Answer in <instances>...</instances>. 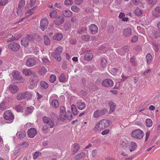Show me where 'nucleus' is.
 Wrapping results in <instances>:
<instances>
[{
	"mask_svg": "<svg viewBox=\"0 0 160 160\" xmlns=\"http://www.w3.org/2000/svg\"><path fill=\"white\" fill-rule=\"evenodd\" d=\"M77 106L79 109L82 110L85 108L86 105L85 102H78L77 103Z\"/></svg>",
	"mask_w": 160,
	"mask_h": 160,
	"instance_id": "nucleus-22",
	"label": "nucleus"
},
{
	"mask_svg": "<svg viewBox=\"0 0 160 160\" xmlns=\"http://www.w3.org/2000/svg\"><path fill=\"white\" fill-rule=\"evenodd\" d=\"M8 0H0V7L5 5L8 2Z\"/></svg>",
	"mask_w": 160,
	"mask_h": 160,
	"instance_id": "nucleus-57",
	"label": "nucleus"
},
{
	"mask_svg": "<svg viewBox=\"0 0 160 160\" xmlns=\"http://www.w3.org/2000/svg\"><path fill=\"white\" fill-rule=\"evenodd\" d=\"M49 16L51 18H54L57 16V12L55 10L51 11L49 13Z\"/></svg>",
	"mask_w": 160,
	"mask_h": 160,
	"instance_id": "nucleus-33",
	"label": "nucleus"
},
{
	"mask_svg": "<svg viewBox=\"0 0 160 160\" xmlns=\"http://www.w3.org/2000/svg\"><path fill=\"white\" fill-rule=\"evenodd\" d=\"M160 36V31L159 30L156 31L154 32L153 35L154 37L158 38Z\"/></svg>",
	"mask_w": 160,
	"mask_h": 160,
	"instance_id": "nucleus-54",
	"label": "nucleus"
},
{
	"mask_svg": "<svg viewBox=\"0 0 160 160\" xmlns=\"http://www.w3.org/2000/svg\"><path fill=\"white\" fill-rule=\"evenodd\" d=\"M66 118L69 120H71L72 119V116L70 111L68 110L66 115Z\"/></svg>",
	"mask_w": 160,
	"mask_h": 160,
	"instance_id": "nucleus-40",
	"label": "nucleus"
},
{
	"mask_svg": "<svg viewBox=\"0 0 160 160\" xmlns=\"http://www.w3.org/2000/svg\"><path fill=\"white\" fill-rule=\"evenodd\" d=\"M3 117L6 120L12 122L14 119V116L10 111L7 110L4 112Z\"/></svg>",
	"mask_w": 160,
	"mask_h": 160,
	"instance_id": "nucleus-3",
	"label": "nucleus"
},
{
	"mask_svg": "<svg viewBox=\"0 0 160 160\" xmlns=\"http://www.w3.org/2000/svg\"><path fill=\"white\" fill-rule=\"evenodd\" d=\"M42 119L44 123L48 124L50 128H53L54 127L53 121L50 118L45 116Z\"/></svg>",
	"mask_w": 160,
	"mask_h": 160,
	"instance_id": "nucleus-7",
	"label": "nucleus"
},
{
	"mask_svg": "<svg viewBox=\"0 0 160 160\" xmlns=\"http://www.w3.org/2000/svg\"><path fill=\"white\" fill-rule=\"evenodd\" d=\"M64 21V18L62 16L57 18L54 21V22L56 25H59L63 23Z\"/></svg>",
	"mask_w": 160,
	"mask_h": 160,
	"instance_id": "nucleus-16",
	"label": "nucleus"
},
{
	"mask_svg": "<svg viewBox=\"0 0 160 160\" xmlns=\"http://www.w3.org/2000/svg\"><path fill=\"white\" fill-rule=\"evenodd\" d=\"M90 38V36L88 35L85 34L82 35L81 36V38L82 39L86 41H89Z\"/></svg>",
	"mask_w": 160,
	"mask_h": 160,
	"instance_id": "nucleus-38",
	"label": "nucleus"
},
{
	"mask_svg": "<svg viewBox=\"0 0 160 160\" xmlns=\"http://www.w3.org/2000/svg\"><path fill=\"white\" fill-rule=\"evenodd\" d=\"M42 62L44 63L45 64H48L49 63V61L48 58L46 57L42 59Z\"/></svg>",
	"mask_w": 160,
	"mask_h": 160,
	"instance_id": "nucleus-58",
	"label": "nucleus"
},
{
	"mask_svg": "<svg viewBox=\"0 0 160 160\" xmlns=\"http://www.w3.org/2000/svg\"><path fill=\"white\" fill-rule=\"evenodd\" d=\"M25 0H21L19 2L18 8H19L22 9V8L25 5Z\"/></svg>",
	"mask_w": 160,
	"mask_h": 160,
	"instance_id": "nucleus-39",
	"label": "nucleus"
},
{
	"mask_svg": "<svg viewBox=\"0 0 160 160\" xmlns=\"http://www.w3.org/2000/svg\"><path fill=\"white\" fill-rule=\"evenodd\" d=\"M102 85L105 87H111L113 85V81H103Z\"/></svg>",
	"mask_w": 160,
	"mask_h": 160,
	"instance_id": "nucleus-20",
	"label": "nucleus"
},
{
	"mask_svg": "<svg viewBox=\"0 0 160 160\" xmlns=\"http://www.w3.org/2000/svg\"><path fill=\"white\" fill-rule=\"evenodd\" d=\"M63 50V48L62 47L59 46L55 49L54 52L52 53V56L57 61H60L61 60L60 54Z\"/></svg>",
	"mask_w": 160,
	"mask_h": 160,
	"instance_id": "nucleus-2",
	"label": "nucleus"
},
{
	"mask_svg": "<svg viewBox=\"0 0 160 160\" xmlns=\"http://www.w3.org/2000/svg\"><path fill=\"white\" fill-rule=\"evenodd\" d=\"M73 3L72 0H65L64 4L67 5H71Z\"/></svg>",
	"mask_w": 160,
	"mask_h": 160,
	"instance_id": "nucleus-59",
	"label": "nucleus"
},
{
	"mask_svg": "<svg viewBox=\"0 0 160 160\" xmlns=\"http://www.w3.org/2000/svg\"><path fill=\"white\" fill-rule=\"evenodd\" d=\"M103 129V128H102V125H101L99 122H97L95 124L93 128V130L94 131L98 132H100Z\"/></svg>",
	"mask_w": 160,
	"mask_h": 160,
	"instance_id": "nucleus-17",
	"label": "nucleus"
},
{
	"mask_svg": "<svg viewBox=\"0 0 160 160\" xmlns=\"http://www.w3.org/2000/svg\"><path fill=\"white\" fill-rule=\"evenodd\" d=\"M152 15L155 17L160 16V7H157L153 11Z\"/></svg>",
	"mask_w": 160,
	"mask_h": 160,
	"instance_id": "nucleus-26",
	"label": "nucleus"
},
{
	"mask_svg": "<svg viewBox=\"0 0 160 160\" xmlns=\"http://www.w3.org/2000/svg\"><path fill=\"white\" fill-rule=\"evenodd\" d=\"M33 110V108L32 106L30 107H27L25 109V113L26 114H28L31 113Z\"/></svg>",
	"mask_w": 160,
	"mask_h": 160,
	"instance_id": "nucleus-34",
	"label": "nucleus"
},
{
	"mask_svg": "<svg viewBox=\"0 0 160 160\" xmlns=\"http://www.w3.org/2000/svg\"><path fill=\"white\" fill-rule=\"evenodd\" d=\"M146 60L148 64H150L152 62V57L150 53H148L146 55Z\"/></svg>",
	"mask_w": 160,
	"mask_h": 160,
	"instance_id": "nucleus-36",
	"label": "nucleus"
},
{
	"mask_svg": "<svg viewBox=\"0 0 160 160\" xmlns=\"http://www.w3.org/2000/svg\"><path fill=\"white\" fill-rule=\"evenodd\" d=\"M109 131H110L108 129H105L102 132L101 134L103 135H104L108 134Z\"/></svg>",
	"mask_w": 160,
	"mask_h": 160,
	"instance_id": "nucleus-62",
	"label": "nucleus"
},
{
	"mask_svg": "<svg viewBox=\"0 0 160 160\" xmlns=\"http://www.w3.org/2000/svg\"><path fill=\"white\" fill-rule=\"evenodd\" d=\"M131 136L138 139H142L144 135V133L140 129H137L132 131L131 133Z\"/></svg>",
	"mask_w": 160,
	"mask_h": 160,
	"instance_id": "nucleus-1",
	"label": "nucleus"
},
{
	"mask_svg": "<svg viewBox=\"0 0 160 160\" xmlns=\"http://www.w3.org/2000/svg\"><path fill=\"white\" fill-rule=\"evenodd\" d=\"M42 154L41 152H36L33 155V158L35 160L38 157L41 155Z\"/></svg>",
	"mask_w": 160,
	"mask_h": 160,
	"instance_id": "nucleus-56",
	"label": "nucleus"
},
{
	"mask_svg": "<svg viewBox=\"0 0 160 160\" xmlns=\"http://www.w3.org/2000/svg\"><path fill=\"white\" fill-rule=\"evenodd\" d=\"M23 73L26 76H29L31 74V71L30 70L25 69L23 70Z\"/></svg>",
	"mask_w": 160,
	"mask_h": 160,
	"instance_id": "nucleus-42",
	"label": "nucleus"
},
{
	"mask_svg": "<svg viewBox=\"0 0 160 160\" xmlns=\"http://www.w3.org/2000/svg\"><path fill=\"white\" fill-rule=\"evenodd\" d=\"M29 41L28 38H23L21 40V44L25 47H26L29 44Z\"/></svg>",
	"mask_w": 160,
	"mask_h": 160,
	"instance_id": "nucleus-25",
	"label": "nucleus"
},
{
	"mask_svg": "<svg viewBox=\"0 0 160 160\" xmlns=\"http://www.w3.org/2000/svg\"><path fill=\"white\" fill-rule=\"evenodd\" d=\"M63 38V35L60 33H58L55 34L53 36V38L56 40L60 41Z\"/></svg>",
	"mask_w": 160,
	"mask_h": 160,
	"instance_id": "nucleus-24",
	"label": "nucleus"
},
{
	"mask_svg": "<svg viewBox=\"0 0 160 160\" xmlns=\"http://www.w3.org/2000/svg\"><path fill=\"white\" fill-rule=\"evenodd\" d=\"M48 21L46 18L41 19L40 23V28L42 31H44L48 27Z\"/></svg>",
	"mask_w": 160,
	"mask_h": 160,
	"instance_id": "nucleus-5",
	"label": "nucleus"
},
{
	"mask_svg": "<svg viewBox=\"0 0 160 160\" xmlns=\"http://www.w3.org/2000/svg\"><path fill=\"white\" fill-rule=\"evenodd\" d=\"M62 14L65 17L68 18L72 15V13L69 10H65L62 12Z\"/></svg>",
	"mask_w": 160,
	"mask_h": 160,
	"instance_id": "nucleus-31",
	"label": "nucleus"
},
{
	"mask_svg": "<svg viewBox=\"0 0 160 160\" xmlns=\"http://www.w3.org/2000/svg\"><path fill=\"white\" fill-rule=\"evenodd\" d=\"M22 8H18L17 13L18 16L20 17L23 14V12L22 10Z\"/></svg>",
	"mask_w": 160,
	"mask_h": 160,
	"instance_id": "nucleus-53",
	"label": "nucleus"
},
{
	"mask_svg": "<svg viewBox=\"0 0 160 160\" xmlns=\"http://www.w3.org/2000/svg\"><path fill=\"white\" fill-rule=\"evenodd\" d=\"M29 144L27 141H25L22 143L19 144L20 147H22L23 148L27 147L29 146Z\"/></svg>",
	"mask_w": 160,
	"mask_h": 160,
	"instance_id": "nucleus-48",
	"label": "nucleus"
},
{
	"mask_svg": "<svg viewBox=\"0 0 160 160\" xmlns=\"http://www.w3.org/2000/svg\"><path fill=\"white\" fill-rule=\"evenodd\" d=\"M36 63L33 58H28L26 61V65L27 66L29 67H31L33 66Z\"/></svg>",
	"mask_w": 160,
	"mask_h": 160,
	"instance_id": "nucleus-15",
	"label": "nucleus"
},
{
	"mask_svg": "<svg viewBox=\"0 0 160 160\" xmlns=\"http://www.w3.org/2000/svg\"><path fill=\"white\" fill-rule=\"evenodd\" d=\"M59 118L61 120L64 121L66 119V115L65 114V112L63 114L62 113H60L59 115Z\"/></svg>",
	"mask_w": 160,
	"mask_h": 160,
	"instance_id": "nucleus-51",
	"label": "nucleus"
},
{
	"mask_svg": "<svg viewBox=\"0 0 160 160\" xmlns=\"http://www.w3.org/2000/svg\"><path fill=\"white\" fill-rule=\"evenodd\" d=\"M89 28L92 34H94L97 33L98 31V28L95 24H92L90 25Z\"/></svg>",
	"mask_w": 160,
	"mask_h": 160,
	"instance_id": "nucleus-18",
	"label": "nucleus"
},
{
	"mask_svg": "<svg viewBox=\"0 0 160 160\" xmlns=\"http://www.w3.org/2000/svg\"><path fill=\"white\" fill-rule=\"evenodd\" d=\"M109 105L110 108L109 112H112L115 110L116 105L112 101L109 102Z\"/></svg>",
	"mask_w": 160,
	"mask_h": 160,
	"instance_id": "nucleus-28",
	"label": "nucleus"
},
{
	"mask_svg": "<svg viewBox=\"0 0 160 160\" xmlns=\"http://www.w3.org/2000/svg\"><path fill=\"white\" fill-rule=\"evenodd\" d=\"M44 42L45 45H48L50 44V40L48 38V36L47 35L44 36Z\"/></svg>",
	"mask_w": 160,
	"mask_h": 160,
	"instance_id": "nucleus-44",
	"label": "nucleus"
},
{
	"mask_svg": "<svg viewBox=\"0 0 160 160\" xmlns=\"http://www.w3.org/2000/svg\"><path fill=\"white\" fill-rule=\"evenodd\" d=\"M41 86L42 88H47L48 87V84L44 81H41Z\"/></svg>",
	"mask_w": 160,
	"mask_h": 160,
	"instance_id": "nucleus-46",
	"label": "nucleus"
},
{
	"mask_svg": "<svg viewBox=\"0 0 160 160\" xmlns=\"http://www.w3.org/2000/svg\"><path fill=\"white\" fill-rule=\"evenodd\" d=\"M111 72L113 75H116L118 72V70L117 69L114 68L111 70Z\"/></svg>",
	"mask_w": 160,
	"mask_h": 160,
	"instance_id": "nucleus-55",
	"label": "nucleus"
},
{
	"mask_svg": "<svg viewBox=\"0 0 160 160\" xmlns=\"http://www.w3.org/2000/svg\"><path fill=\"white\" fill-rule=\"evenodd\" d=\"M101 65L104 68L106 67L107 65V61L104 58H102L101 62Z\"/></svg>",
	"mask_w": 160,
	"mask_h": 160,
	"instance_id": "nucleus-43",
	"label": "nucleus"
},
{
	"mask_svg": "<svg viewBox=\"0 0 160 160\" xmlns=\"http://www.w3.org/2000/svg\"><path fill=\"white\" fill-rule=\"evenodd\" d=\"M135 15L138 16H140L142 15V11L139 8L136 9L134 12Z\"/></svg>",
	"mask_w": 160,
	"mask_h": 160,
	"instance_id": "nucleus-47",
	"label": "nucleus"
},
{
	"mask_svg": "<svg viewBox=\"0 0 160 160\" xmlns=\"http://www.w3.org/2000/svg\"><path fill=\"white\" fill-rule=\"evenodd\" d=\"M37 85V83L34 82V81H31L30 82V88L32 89L36 87Z\"/></svg>",
	"mask_w": 160,
	"mask_h": 160,
	"instance_id": "nucleus-50",
	"label": "nucleus"
},
{
	"mask_svg": "<svg viewBox=\"0 0 160 160\" xmlns=\"http://www.w3.org/2000/svg\"><path fill=\"white\" fill-rule=\"evenodd\" d=\"M93 57V55L91 53H87L84 56V59L87 61L91 60Z\"/></svg>",
	"mask_w": 160,
	"mask_h": 160,
	"instance_id": "nucleus-29",
	"label": "nucleus"
},
{
	"mask_svg": "<svg viewBox=\"0 0 160 160\" xmlns=\"http://www.w3.org/2000/svg\"><path fill=\"white\" fill-rule=\"evenodd\" d=\"M114 30V27L112 26H110L108 27V32L109 33H112Z\"/></svg>",
	"mask_w": 160,
	"mask_h": 160,
	"instance_id": "nucleus-64",
	"label": "nucleus"
},
{
	"mask_svg": "<svg viewBox=\"0 0 160 160\" xmlns=\"http://www.w3.org/2000/svg\"><path fill=\"white\" fill-rule=\"evenodd\" d=\"M123 35L126 37H129L132 35V29L130 28H125L123 30Z\"/></svg>",
	"mask_w": 160,
	"mask_h": 160,
	"instance_id": "nucleus-19",
	"label": "nucleus"
},
{
	"mask_svg": "<svg viewBox=\"0 0 160 160\" xmlns=\"http://www.w3.org/2000/svg\"><path fill=\"white\" fill-rule=\"evenodd\" d=\"M71 110L73 115H76L78 114L77 109L75 106L72 104L71 106Z\"/></svg>",
	"mask_w": 160,
	"mask_h": 160,
	"instance_id": "nucleus-35",
	"label": "nucleus"
},
{
	"mask_svg": "<svg viewBox=\"0 0 160 160\" xmlns=\"http://www.w3.org/2000/svg\"><path fill=\"white\" fill-rule=\"evenodd\" d=\"M138 39V37L137 36H134L132 37L131 39V42L132 43L135 42Z\"/></svg>",
	"mask_w": 160,
	"mask_h": 160,
	"instance_id": "nucleus-61",
	"label": "nucleus"
},
{
	"mask_svg": "<svg viewBox=\"0 0 160 160\" xmlns=\"http://www.w3.org/2000/svg\"><path fill=\"white\" fill-rule=\"evenodd\" d=\"M47 72V68L44 66L41 67L38 70V72L41 75H44Z\"/></svg>",
	"mask_w": 160,
	"mask_h": 160,
	"instance_id": "nucleus-27",
	"label": "nucleus"
},
{
	"mask_svg": "<svg viewBox=\"0 0 160 160\" xmlns=\"http://www.w3.org/2000/svg\"><path fill=\"white\" fill-rule=\"evenodd\" d=\"M8 89L10 92L13 94L16 93L19 90V88L16 85L10 84L8 87Z\"/></svg>",
	"mask_w": 160,
	"mask_h": 160,
	"instance_id": "nucleus-8",
	"label": "nucleus"
},
{
	"mask_svg": "<svg viewBox=\"0 0 160 160\" xmlns=\"http://www.w3.org/2000/svg\"><path fill=\"white\" fill-rule=\"evenodd\" d=\"M85 155V154L84 152H81L76 156V159L77 160H79L82 158L84 157Z\"/></svg>",
	"mask_w": 160,
	"mask_h": 160,
	"instance_id": "nucleus-37",
	"label": "nucleus"
},
{
	"mask_svg": "<svg viewBox=\"0 0 160 160\" xmlns=\"http://www.w3.org/2000/svg\"><path fill=\"white\" fill-rule=\"evenodd\" d=\"M15 108L18 112H22L23 111V107L20 105L15 106Z\"/></svg>",
	"mask_w": 160,
	"mask_h": 160,
	"instance_id": "nucleus-45",
	"label": "nucleus"
},
{
	"mask_svg": "<svg viewBox=\"0 0 160 160\" xmlns=\"http://www.w3.org/2000/svg\"><path fill=\"white\" fill-rule=\"evenodd\" d=\"M62 68L63 69H65L67 68V62L66 61H64L63 62L62 65Z\"/></svg>",
	"mask_w": 160,
	"mask_h": 160,
	"instance_id": "nucleus-63",
	"label": "nucleus"
},
{
	"mask_svg": "<svg viewBox=\"0 0 160 160\" xmlns=\"http://www.w3.org/2000/svg\"><path fill=\"white\" fill-rule=\"evenodd\" d=\"M79 145L77 143L73 144L71 147L72 153L73 154H75L80 149Z\"/></svg>",
	"mask_w": 160,
	"mask_h": 160,
	"instance_id": "nucleus-11",
	"label": "nucleus"
},
{
	"mask_svg": "<svg viewBox=\"0 0 160 160\" xmlns=\"http://www.w3.org/2000/svg\"><path fill=\"white\" fill-rule=\"evenodd\" d=\"M108 111L106 109H104L101 110H97L93 113V117L94 118L98 117L104 115Z\"/></svg>",
	"mask_w": 160,
	"mask_h": 160,
	"instance_id": "nucleus-4",
	"label": "nucleus"
},
{
	"mask_svg": "<svg viewBox=\"0 0 160 160\" xmlns=\"http://www.w3.org/2000/svg\"><path fill=\"white\" fill-rule=\"evenodd\" d=\"M37 132L36 128H32L28 129L27 133L29 137L32 138H34L37 135Z\"/></svg>",
	"mask_w": 160,
	"mask_h": 160,
	"instance_id": "nucleus-9",
	"label": "nucleus"
},
{
	"mask_svg": "<svg viewBox=\"0 0 160 160\" xmlns=\"http://www.w3.org/2000/svg\"><path fill=\"white\" fill-rule=\"evenodd\" d=\"M12 76L15 79L17 80H22L23 78L20 73L18 71H14L12 73Z\"/></svg>",
	"mask_w": 160,
	"mask_h": 160,
	"instance_id": "nucleus-10",
	"label": "nucleus"
},
{
	"mask_svg": "<svg viewBox=\"0 0 160 160\" xmlns=\"http://www.w3.org/2000/svg\"><path fill=\"white\" fill-rule=\"evenodd\" d=\"M137 147L136 143L134 141H132L130 143L129 149L130 152L133 151L136 149Z\"/></svg>",
	"mask_w": 160,
	"mask_h": 160,
	"instance_id": "nucleus-23",
	"label": "nucleus"
},
{
	"mask_svg": "<svg viewBox=\"0 0 160 160\" xmlns=\"http://www.w3.org/2000/svg\"><path fill=\"white\" fill-rule=\"evenodd\" d=\"M122 49L125 52H127L129 51L128 47L127 46H124L122 48Z\"/></svg>",
	"mask_w": 160,
	"mask_h": 160,
	"instance_id": "nucleus-60",
	"label": "nucleus"
},
{
	"mask_svg": "<svg viewBox=\"0 0 160 160\" xmlns=\"http://www.w3.org/2000/svg\"><path fill=\"white\" fill-rule=\"evenodd\" d=\"M28 92H19L17 95L16 98L18 101H21L24 99L27 96Z\"/></svg>",
	"mask_w": 160,
	"mask_h": 160,
	"instance_id": "nucleus-12",
	"label": "nucleus"
},
{
	"mask_svg": "<svg viewBox=\"0 0 160 160\" xmlns=\"http://www.w3.org/2000/svg\"><path fill=\"white\" fill-rule=\"evenodd\" d=\"M51 105L53 108H58L59 106L58 101L57 99L52 100L51 102Z\"/></svg>",
	"mask_w": 160,
	"mask_h": 160,
	"instance_id": "nucleus-30",
	"label": "nucleus"
},
{
	"mask_svg": "<svg viewBox=\"0 0 160 160\" xmlns=\"http://www.w3.org/2000/svg\"><path fill=\"white\" fill-rule=\"evenodd\" d=\"M128 142L124 138L121 139L120 142V146L122 148H126L128 147Z\"/></svg>",
	"mask_w": 160,
	"mask_h": 160,
	"instance_id": "nucleus-14",
	"label": "nucleus"
},
{
	"mask_svg": "<svg viewBox=\"0 0 160 160\" xmlns=\"http://www.w3.org/2000/svg\"><path fill=\"white\" fill-rule=\"evenodd\" d=\"M6 108V105L4 101H3L0 104V109L2 110H5Z\"/></svg>",
	"mask_w": 160,
	"mask_h": 160,
	"instance_id": "nucleus-49",
	"label": "nucleus"
},
{
	"mask_svg": "<svg viewBox=\"0 0 160 160\" xmlns=\"http://www.w3.org/2000/svg\"><path fill=\"white\" fill-rule=\"evenodd\" d=\"M71 10L74 12H78L80 9L77 6L74 5L72 7Z\"/></svg>",
	"mask_w": 160,
	"mask_h": 160,
	"instance_id": "nucleus-41",
	"label": "nucleus"
},
{
	"mask_svg": "<svg viewBox=\"0 0 160 160\" xmlns=\"http://www.w3.org/2000/svg\"><path fill=\"white\" fill-rule=\"evenodd\" d=\"M17 136L20 139L24 138L26 136V132L23 130L18 131L16 134Z\"/></svg>",
	"mask_w": 160,
	"mask_h": 160,
	"instance_id": "nucleus-21",
	"label": "nucleus"
},
{
	"mask_svg": "<svg viewBox=\"0 0 160 160\" xmlns=\"http://www.w3.org/2000/svg\"><path fill=\"white\" fill-rule=\"evenodd\" d=\"M146 125V126L148 128L151 127L153 124L152 120L150 118H147L145 121Z\"/></svg>",
	"mask_w": 160,
	"mask_h": 160,
	"instance_id": "nucleus-32",
	"label": "nucleus"
},
{
	"mask_svg": "<svg viewBox=\"0 0 160 160\" xmlns=\"http://www.w3.org/2000/svg\"><path fill=\"white\" fill-rule=\"evenodd\" d=\"M20 46L19 44L14 42L8 45V48L13 52L18 51L20 49Z\"/></svg>",
	"mask_w": 160,
	"mask_h": 160,
	"instance_id": "nucleus-6",
	"label": "nucleus"
},
{
	"mask_svg": "<svg viewBox=\"0 0 160 160\" xmlns=\"http://www.w3.org/2000/svg\"><path fill=\"white\" fill-rule=\"evenodd\" d=\"M130 62L132 63V65L134 66H136L137 65V63L135 61V58L134 56H132L130 58Z\"/></svg>",
	"mask_w": 160,
	"mask_h": 160,
	"instance_id": "nucleus-52",
	"label": "nucleus"
},
{
	"mask_svg": "<svg viewBox=\"0 0 160 160\" xmlns=\"http://www.w3.org/2000/svg\"><path fill=\"white\" fill-rule=\"evenodd\" d=\"M99 122L103 129L108 127L110 125L109 120L107 119L101 120Z\"/></svg>",
	"mask_w": 160,
	"mask_h": 160,
	"instance_id": "nucleus-13",
	"label": "nucleus"
}]
</instances>
